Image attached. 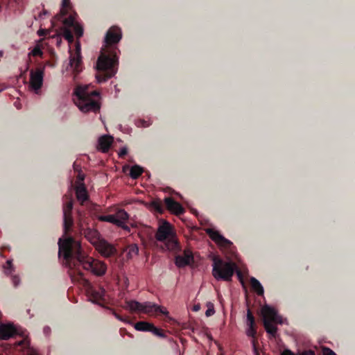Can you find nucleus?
I'll list each match as a JSON object with an SVG mask.
<instances>
[{"instance_id": "obj_41", "label": "nucleus", "mask_w": 355, "mask_h": 355, "mask_svg": "<svg viewBox=\"0 0 355 355\" xmlns=\"http://www.w3.org/2000/svg\"><path fill=\"white\" fill-rule=\"evenodd\" d=\"M157 313H160L162 315H164L166 316L168 315V311L164 307H162L159 306V309H157Z\"/></svg>"}, {"instance_id": "obj_33", "label": "nucleus", "mask_w": 355, "mask_h": 355, "mask_svg": "<svg viewBox=\"0 0 355 355\" xmlns=\"http://www.w3.org/2000/svg\"><path fill=\"white\" fill-rule=\"evenodd\" d=\"M75 34L77 37H80L83 35V29L81 26L77 24L75 26L73 27Z\"/></svg>"}, {"instance_id": "obj_16", "label": "nucleus", "mask_w": 355, "mask_h": 355, "mask_svg": "<svg viewBox=\"0 0 355 355\" xmlns=\"http://www.w3.org/2000/svg\"><path fill=\"white\" fill-rule=\"evenodd\" d=\"M17 334L16 328L10 324H1L0 325V339L8 340Z\"/></svg>"}, {"instance_id": "obj_43", "label": "nucleus", "mask_w": 355, "mask_h": 355, "mask_svg": "<svg viewBox=\"0 0 355 355\" xmlns=\"http://www.w3.org/2000/svg\"><path fill=\"white\" fill-rule=\"evenodd\" d=\"M127 153H128L127 148H123L121 149V150H120V152L119 153V157H123L125 155H126Z\"/></svg>"}, {"instance_id": "obj_31", "label": "nucleus", "mask_w": 355, "mask_h": 355, "mask_svg": "<svg viewBox=\"0 0 355 355\" xmlns=\"http://www.w3.org/2000/svg\"><path fill=\"white\" fill-rule=\"evenodd\" d=\"M43 54V52L42 51L41 46L39 44H37L33 49L31 51V52L29 53V55L33 56H42Z\"/></svg>"}, {"instance_id": "obj_8", "label": "nucleus", "mask_w": 355, "mask_h": 355, "mask_svg": "<svg viewBox=\"0 0 355 355\" xmlns=\"http://www.w3.org/2000/svg\"><path fill=\"white\" fill-rule=\"evenodd\" d=\"M44 70L45 65L41 64L30 71L29 87L37 94L40 93L43 85Z\"/></svg>"}, {"instance_id": "obj_38", "label": "nucleus", "mask_w": 355, "mask_h": 355, "mask_svg": "<svg viewBox=\"0 0 355 355\" xmlns=\"http://www.w3.org/2000/svg\"><path fill=\"white\" fill-rule=\"evenodd\" d=\"M113 314L115 316V318H117L119 320L124 322H126V323L129 322V320H128V318H125L122 317L121 315H120L117 313L114 312Z\"/></svg>"}, {"instance_id": "obj_35", "label": "nucleus", "mask_w": 355, "mask_h": 355, "mask_svg": "<svg viewBox=\"0 0 355 355\" xmlns=\"http://www.w3.org/2000/svg\"><path fill=\"white\" fill-rule=\"evenodd\" d=\"M11 279H12V284L15 287H17L20 283L19 277L17 275L12 276Z\"/></svg>"}, {"instance_id": "obj_26", "label": "nucleus", "mask_w": 355, "mask_h": 355, "mask_svg": "<svg viewBox=\"0 0 355 355\" xmlns=\"http://www.w3.org/2000/svg\"><path fill=\"white\" fill-rule=\"evenodd\" d=\"M175 263L179 268H182L189 264L187 259L184 258V257L181 255H178L175 257Z\"/></svg>"}, {"instance_id": "obj_18", "label": "nucleus", "mask_w": 355, "mask_h": 355, "mask_svg": "<svg viewBox=\"0 0 355 355\" xmlns=\"http://www.w3.org/2000/svg\"><path fill=\"white\" fill-rule=\"evenodd\" d=\"M83 234L85 235V237L94 245L95 246L98 241H100L102 239L101 238V234L98 230L91 229L89 227L83 229Z\"/></svg>"}, {"instance_id": "obj_40", "label": "nucleus", "mask_w": 355, "mask_h": 355, "mask_svg": "<svg viewBox=\"0 0 355 355\" xmlns=\"http://www.w3.org/2000/svg\"><path fill=\"white\" fill-rule=\"evenodd\" d=\"M324 355H336V354L329 348L325 347L323 349Z\"/></svg>"}, {"instance_id": "obj_37", "label": "nucleus", "mask_w": 355, "mask_h": 355, "mask_svg": "<svg viewBox=\"0 0 355 355\" xmlns=\"http://www.w3.org/2000/svg\"><path fill=\"white\" fill-rule=\"evenodd\" d=\"M297 355H315V354L313 350L308 349L301 352H299Z\"/></svg>"}, {"instance_id": "obj_32", "label": "nucleus", "mask_w": 355, "mask_h": 355, "mask_svg": "<svg viewBox=\"0 0 355 355\" xmlns=\"http://www.w3.org/2000/svg\"><path fill=\"white\" fill-rule=\"evenodd\" d=\"M151 332L153 333V334H155V335H156V336H157L159 337H161V338L166 337V335L164 333L163 330L161 329L157 328L154 325L153 326Z\"/></svg>"}, {"instance_id": "obj_15", "label": "nucleus", "mask_w": 355, "mask_h": 355, "mask_svg": "<svg viewBox=\"0 0 355 355\" xmlns=\"http://www.w3.org/2000/svg\"><path fill=\"white\" fill-rule=\"evenodd\" d=\"M246 324L248 326V329L246 330L247 336L249 337L255 338L257 336V326L255 323V319L252 311L249 309L247 311Z\"/></svg>"}, {"instance_id": "obj_28", "label": "nucleus", "mask_w": 355, "mask_h": 355, "mask_svg": "<svg viewBox=\"0 0 355 355\" xmlns=\"http://www.w3.org/2000/svg\"><path fill=\"white\" fill-rule=\"evenodd\" d=\"M150 205L159 213H162L164 211L163 205L159 200H153Z\"/></svg>"}, {"instance_id": "obj_1", "label": "nucleus", "mask_w": 355, "mask_h": 355, "mask_svg": "<svg viewBox=\"0 0 355 355\" xmlns=\"http://www.w3.org/2000/svg\"><path fill=\"white\" fill-rule=\"evenodd\" d=\"M58 246V255L65 260L66 265L71 270L70 275H75L77 278L78 271L81 272L78 268L80 266L96 276H103L106 273V263L87 255L83 252L80 243L73 237L59 239Z\"/></svg>"}, {"instance_id": "obj_11", "label": "nucleus", "mask_w": 355, "mask_h": 355, "mask_svg": "<svg viewBox=\"0 0 355 355\" xmlns=\"http://www.w3.org/2000/svg\"><path fill=\"white\" fill-rule=\"evenodd\" d=\"M96 250L105 258H110L117 254L116 247L107 242L105 239H102L94 246Z\"/></svg>"}, {"instance_id": "obj_17", "label": "nucleus", "mask_w": 355, "mask_h": 355, "mask_svg": "<svg viewBox=\"0 0 355 355\" xmlns=\"http://www.w3.org/2000/svg\"><path fill=\"white\" fill-rule=\"evenodd\" d=\"M262 313L264 320H268L270 322H274L277 323L282 324V320L280 317L277 315V311L275 309L270 307L268 306H265L262 309Z\"/></svg>"}, {"instance_id": "obj_10", "label": "nucleus", "mask_w": 355, "mask_h": 355, "mask_svg": "<svg viewBox=\"0 0 355 355\" xmlns=\"http://www.w3.org/2000/svg\"><path fill=\"white\" fill-rule=\"evenodd\" d=\"M73 200L70 197L63 206V230L64 234L71 230L73 225V219L72 217Z\"/></svg>"}, {"instance_id": "obj_13", "label": "nucleus", "mask_w": 355, "mask_h": 355, "mask_svg": "<svg viewBox=\"0 0 355 355\" xmlns=\"http://www.w3.org/2000/svg\"><path fill=\"white\" fill-rule=\"evenodd\" d=\"M207 233L215 243L220 246L230 248L232 245V243L230 241L225 239L216 230L207 229Z\"/></svg>"}, {"instance_id": "obj_36", "label": "nucleus", "mask_w": 355, "mask_h": 355, "mask_svg": "<svg viewBox=\"0 0 355 355\" xmlns=\"http://www.w3.org/2000/svg\"><path fill=\"white\" fill-rule=\"evenodd\" d=\"M12 267V261L10 260H8L6 261V265L5 266L6 273H8V272L10 273Z\"/></svg>"}, {"instance_id": "obj_4", "label": "nucleus", "mask_w": 355, "mask_h": 355, "mask_svg": "<svg viewBox=\"0 0 355 355\" xmlns=\"http://www.w3.org/2000/svg\"><path fill=\"white\" fill-rule=\"evenodd\" d=\"M118 60L116 55H111L102 53L96 62L98 73L96 77L98 83L105 82L107 79L114 76L116 72L115 66Z\"/></svg>"}, {"instance_id": "obj_50", "label": "nucleus", "mask_w": 355, "mask_h": 355, "mask_svg": "<svg viewBox=\"0 0 355 355\" xmlns=\"http://www.w3.org/2000/svg\"><path fill=\"white\" fill-rule=\"evenodd\" d=\"M252 343H253V345H255V340H253Z\"/></svg>"}, {"instance_id": "obj_24", "label": "nucleus", "mask_w": 355, "mask_h": 355, "mask_svg": "<svg viewBox=\"0 0 355 355\" xmlns=\"http://www.w3.org/2000/svg\"><path fill=\"white\" fill-rule=\"evenodd\" d=\"M153 326V324H152V323L145 322V321H140V322H137L135 324V328L137 331H150L151 332Z\"/></svg>"}, {"instance_id": "obj_25", "label": "nucleus", "mask_w": 355, "mask_h": 355, "mask_svg": "<svg viewBox=\"0 0 355 355\" xmlns=\"http://www.w3.org/2000/svg\"><path fill=\"white\" fill-rule=\"evenodd\" d=\"M144 172V169L139 165H134L131 167L130 175L132 179H137Z\"/></svg>"}, {"instance_id": "obj_20", "label": "nucleus", "mask_w": 355, "mask_h": 355, "mask_svg": "<svg viewBox=\"0 0 355 355\" xmlns=\"http://www.w3.org/2000/svg\"><path fill=\"white\" fill-rule=\"evenodd\" d=\"M112 142L113 137L109 135H103L98 139V144L103 153H106L109 150Z\"/></svg>"}, {"instance_id": "obj_34", "label": "nucleus", "mask_w": 355, "mask_h": 355, "mask_svg": "<svg viewBox=\"0 0 355 355\" xmlns=\"http://www.w3.org/2000/svg\"><path fill=\"white\" fill-rule=\"evenodd\" d=\"M184 257V258H186L187 261H189V263H190V262L193 260V255L191 254V252H187V251H184V255L182 256Z\"/></svg>"}, {"instance_id": "obj_49", "label": "nucleus", "mask_w": 355, "mask_h": 355, "mask_svg": "<svg viewBox=\"0 0 355 355\" xmlns=\"http://www.w3.org/2000/svg\"><path fill=\"white\" fill-rule=\"evenodd\" d=\"M123 331H126V330L125 329H120V331H121V334L123 333Z\"/></svg>"}, {"instance_id": "obj_42", "label": "nucleus", "mask_w": 355, "mask_h": 355, "mask_svg": "<svg viewBox=\"0 0 355 355\" xmlns=\"http://www.w3.org/2000/svg\"><path fill=\"white\" fill-rule=\"evenodd\" d=\"M280 355H297L294 352H293L291 349H284Z\"/></svg>"}, {"instance_id": "obj_46", "label": "nucleus", "mask_w": 355, "mask_h": 355, "mask_svg": "<svg viewBox=\"0 0 355 355\" xmlns=\"http://www.w3.org/2000/svg\"><path fill=\"white\" fill-rule=\"evenodd\" d=\"M50 330L51 329L49 327H45L44 328V333L47 335L50 332Z\"/></svg>"}, {"instance_id": "obj_30", "label": "nucleus", "mask_w": 355, "mask_h": 355, "mask_svg": "<svg viewBox=\"0 0 355 355\" xmlns=\"http://www.w3.org/2000/svg\"><path fill=\"white\" fill-rule=\"evenodd\" d=\"M62 8L60 10V16L58 17L59 20L67 14V8L69 6V0H62Z\"/></svg>"}, {"instance_id": "obj_47", "label": "nucleus", "mask_w": 355, "mask_h": 355, "mask_svg": "<svg viewBox=\"0 0 355 355\" xmlns=\"http://www.w3.org/2000/svg\"><path fill=\"white\" fill-rule=\"evenodd\" d=\"M200 309V305L197 304L193 306V311H198Z\"/></svg>"}, {"instance_id": "obj_7", "label": "nucleus", "mask_w": 355, "mask_h": 355, "mask_svg": "<svg viewBox=\"0 0 355 355\" xmlns=\"http://www.w3.org/2000/svg\"><path fill=\"white\" fill-rule=\"evenodd\" d=\"M71 279L72 282H80L86 288L87 293L93 302H98V301L103 300L105 290L101 287L98 289L95 288L87 279L84 278L83 273L82 272L78 271L77 279L75 275H71Z\"/></svg>"}, {"instance_id": "obj_44", "label": "nucleus", "mask_w": 355, "mask_h": 355, "mask_svg": "<svg viewBox=\"0 0 355 355\" xmlns=\"http://www.w3.org/2000/svg\"><path fill=\"white\" fill-rule=\"evenodd\" d=\"M214 313V309L213 306L211 308H208V309L205 312V315L207 317L212 315Z\"/></svg>"}, {"instance_id": "obj_23", "label": "nucleus", "mask_w": 355, "mask_h": 355, "mask_svg": "<svg viewBox=\"0 0 355 355\" xmlns=\"http://www.w3.org/2000/svg\"><path fill=\"white\" fill-rule=\"evenodd\" d=\"M273 322H270L268 320H263V326L268 334H269L272 338H275L277 336V327L272 324Z\"/></svg>"}, {"instance_id": "obj_3", "label": "nucleus", "mask_w": 355, "mask_h": 355, "mask_svg": "<svg viewBox=\"0 0 355 355\" xmlns=\"http://www.w3.org/2000/svg\"><path fill=\"white\" fill-rule=\"evenodd\" d=\"M236 265L232 261H225L215 257L213 259L212 275L217 280L231 281L235 271L240 282L243 284V275L240 270H236Z\"/></svg>"}, {"instance_id": "obj_29", "label": "nucleus", "mask_w": 355, "mask_h": 355, "mask_svg": "<svg viewBox=\"0 0 355 355\" xmlns=\"http://www.w3.org/2000/svg\"><path fill=\"white\" fill-rule=\"evenodd\" d=\"M63 36L69 42H73V35L71 31L68 28H63Z\"/></svg>"}, {"instance_id": "obj_48", "label": "nucleus", "mask_w": 355, "mask_h": 355, "mask_svg": "<svg viewBox=\"0 0 355 355\" xmlns=\"http://www.w3.org/2000/svg\"><path fill=\"white\" fill-rule=\"evenodd\" d=\"M44 32H45V31L40 30V31H38V33H39L40 35H45Z\"/></svg>"}, {"instance_id": "obj_45", "label": "nucleus", "mask_w": 355, "mask_h": 355, "mask_svg": "<svg viewBox=\"0 0 355 355\" xmlns=\"http://www.w3.org/2000/svg\"><path fill=\"white\" fill-rule=\"evenodd\" d=\"M78 184H80V183H83L84 179H85V175L84 174H82V173H78Z\"/></svg>"}, {"instance_id": "obj_9", "label": "nucleus", "mask_w": 355, "mask_h": 355, "mask_svg": "<svg viewBox=\"0 0 355 355\" xmlns=\"http://www.w3.org/2000/svg\"><path fill=\"white\" fill-rule=\"evenodd\" d=\"M128 217V214L124 209H119L115 215L98 216V219L100 221L109 222L123 230L130 231L128 226L125 224Z\"/></svg>"}, {"instance_id": "obj_21", "label": "nucleus", "mask_w": 355, "mask_h": 355, "mask_svg": "<svg viewBox=\"0 0 355 355\" xmlns=\"http://www.w3.org/2000/svg\"><path fill=\"white\" fill-rule=\"evenodd\" d=\"M76 194L77 199L83 202L88 199L87 192L83 183L78 184L76 187Z\"/></svg>"}, {"instance_id": "obj_12", "label": "nucleus", "mask_w": 355, "mask_h": 355, "mask_svg": "<svg viewBox=\"0 0 355 355\" xmlns=\"http://www.w3.org/2000/svg\"><path fill=\"white\" fill-rule=\"evenodd\" d=\"M121 29L116 27H111L107 32L105 42L106 45H111L112 44L118 43L121 39Z\"/></svg>"}, {"instance_id": "obj_51", "label": "nucleus", "mask_w": 355, "mask_h": 355, "mask_svg": "<svg viewBox=\"0 0 355 355\" xmlns=\"http://www.w3.org/2000/svg\"><path fill=\"white\" fill-rule=\"evenodd\" d=\"M2 54H3V52L0 51V55H2Z\"/></svg>"}, {"instance_id": "obj_19", "label": "nucleus", "mask_w": 355, "mask_h": 355, "mask_svg": "<svg viewBox=\"0 0 355 355\" xmlns=\"http://www.w3.org/2000/svg\"><path fill=\"white\" fill-rule=\"evenodd\" d=\"M69 64L73 71L76 73L82 71V59L78 48L77 49L76 54L71 56Z\"/></svg>"}, {"instance_id": "obj_5", "label": "nucleus", "mask_w": 355, "mask_h": 355, "mask_svg": "<svg viewBox=\"0 0 355 355\" xmlns=\"http://www.w3.org/2000/svg\"><path fill=\"white\" fill-rule=\"evenodd\" d=\"M155 238L159 241L164 242L166 250L175 251L180 248L172 231L171 225L168 222H164L159 226L155 234Z\"/></svg>"}, {"instance_id": "obj_22", "label": "nucleus", "mask_w": 355, "mask_h": 355, "mask_svg": "<svg viewBox=\"0 0 355 355\" xmlns=\"http://www.w3.org/2000/svg\"><path fill=\"white\" fill-rule=\"evenodd\" d=\"M252 290L258 295H263L264 291L261 283L255 278L252 277L250 279Z\"/></svg>"}, {"instance_id": "obj_39", "label": "nucleus", "mask_w": 355, "mask_h": 355, "mask_svg": "<svg viewBox=\"0 0 355 355\" xmlns=\"http://www.w3.org/2000/svg\"><path fill=\"white\" fill-rule=\"evenodd\" d=\"M138 248L137 245H132L130 247V249H129V254H136L138 253Z\"/></svg>"}, {"instance_id": "obj_52", "label": "nucleus", "mask_w": 355, "mask_h": 355, "mask_svg": "<svg viewBox=\"0 0 355 355\" xmlns=\"http://www.w3.org/2000/svg\"><path fill=\"white\" fill-rule=\"evenodd\" d=\"M0 355H1V354H0Z\"/></svg>"}, {"instance_id": "obj_14", "label": "nucleus", "mask_w": 355, "mask_h": 355, "mask_svg": "<svg viewBox=\"0 0 355 355\" xmlns=\"http://www.w3.org/2000/svg\"><path fill=\"white\" fill-rule=\"evenodd\" d=\"M165 205L168 211L171 213L179 216L184 213V207L178 202L171 197L164 199Z\"/></svg>"}, {"instance_id": "obj_27", "label": "nucleus", "mask_w": 355, "mask_h": 355, "mask_svg": "<svg viewBox=\"0 0 355 355\" xmlns=\"http://www.w3.org/2000/svg\"><path fill=\"white\" fill-rule=\"evenodd\" d=\"M63 24L65 26L64 28H73L78 23L75 21V18L73 16H69L67 18H65L63 20Z\"/></svg>"}, {"instance_id": "obj_2", "label": "nucleus", "mask_w": 355, "mask_h": 355, "mask_svg": "<svg viewBox=\"0 0 355 355\" xmlns=\"http://www.w3.org/2000/svg\"><path fill=\"white\" fill-rule=\"evenodd\" d=\"M73 100L83 113H97L100 111V94L96 90H89V85L77 86L73 92Z\"/></svg>"}, {"instance_id": "obj_6", "label": "nucleus", "mask_w": 355, "mask_h": 355, "mask_svg": "<svg viewBox=\"0 0 355 355\" xmlns=\"http://www.w3.org/2000/svg\"><path fill=\"white\" fill-rule=\"evenodd\" d=\"M123 308L128 310L131 313H145L148 315H153L157 313L159 306L150 302H145L144 303L139 302L136 300H125V305Z\"/></svg>"}]
</instances>
